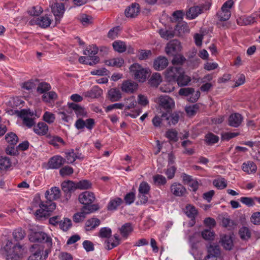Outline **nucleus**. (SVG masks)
<instances>
[{
    "label": "nucleus",
    "mask_w": 260,
    "mask_h": 260,
    "mask_svg": "<svg viewBox=\"0 0 260 260\" xmlns=\"http://www.w3.org/2000/svg\"><path fill=\"white\" fill-rule=\"evenodd\" d=\"M32 206L33 207L38 206L40 207V209H38L35 213L36 218L39 220H43L50 216L56 207L55 203L48 204V201H46L44 203L41 201L39 194L35 196L32 202Z\"/></svg>",
    "instance_id": "nucleus-1"
},
{
    "label": "nucleus",
    "mask_w": 260,
    "mask_h": 260,
    "mask_svg": "<svg viewBox=\"0 0 260 260\" xmlns=\"http://www.w3.org/2000/svg\"><path fill=\"white\" fill-rule=\"evenodd\" d=\"M24 245H5L0 248V254L6 260H21L27 253Z\"/></svg>",
    "instance_id": "nucleus-2"
},
{
    "label": "nucleus",
    "mask_w": 260,
    "mask_h": 260,
    "mask_svg": "<svg viewBox=\"0 0 260 260\" xmlns=\"http://www.w3.org/2000/svg\"><path fill=\"white\" fill-rule=\"evenodd\" d=\"M29 250L31 254L27 260H45L48 257L47 250L44 251V247L41 245H31Z\"/></svg>",
    "instance_id": "nucleus-3"
},
{
    "label": "nucleus",
    "mask_w": 260,
    "mask_h": 260,
    "mask_svg": "<svg viewBox=\"0 0 260 260\" xmlns=\"http://www.w3.org/2000/svg\"><path fill=\"white\" fill-rule=\"evenodd\" d=\"M133 230L134 228L131 223L127 222L124 223L120 228L118 229V231L121 236L117 234H115L114 235V242L117 243L118 244L123 242V240H125L127 238L128 236L133 231Z\"/></svg>",
    "instance_id": "nucleus-4"
},
{
    "label": "nucleus",
    "mask_w": 260,
    "mask_h": 260,
    "mask_svg": "<svg viewBox=\"0 0 260 260\" xmlns=\"http://www.w3.org/2000/svg\"><path fill=\"white\" fill-rule=\"evenodd\" d=\"M129 71L136 80L142 82L145 81L148 73L146 69L136 63L131 66Z\"/></svg>",
    "instance_id": "nucleus-5"
},
{
    "label": "nucleus",
    "mask_w": 260,
    "mask_h": 260,
    "mask_svg": "<svg viewBox=\"0 0 260 260\" xmlns=\"http://www.w3.org/2000/svg\"><path fill=\"white\" fill-rule=\"evenodd\" d=\"M155 102L158 104V108L160 110H164L165 113H169L175 106L173 100L168 95L159 96Z\"/></svg>",
    "instance_id": "nucleus-6"
},
{
    "label": "nucleus",
    "mask_w": 260,
    "mask_h": 260,
    "mask_svg": "<svg viewBox=\"0 0 260 260\" xmlns=\"http://www.w3.org/2000/svg\"><path fill=\"white\" fill-rule=\"evenodd\" d=\"M15 113L23 120V124L28 128L31 127L35 124L34 119L32 118L34 113L29 109H23L20 111L16 110Z\"/></svg>",
    "instance_id": "nucleus-7"
},
{
    "label": "nucleus",
    "mask_w": 260,
    "mask_h": 260,
    "mask_svg": "<svg viewBox=\"0 0 260 260\" xmlns=\"http://www.w3.org/2000/svg\"><path fill=\"white\" fill-rule=\"evenodd\" d=\"M99 209L98 204H93L89 207H83L80 212L75 213L73 217V221L76 223L82 222L86 218L87 214L94 212Z\"/></svg>",
    "instance_id": "nucleus-8"
},
{
    "label": "nucleus",
    "mask_w": 260,
    "mask_h": 260,
    "mask_svg": "<svg viewBox=\"0 0 260 260\" xmlns=\"http://www.w3.org/2000/svg\"><path fill=\"white\" fill-rule=\"evenodd\" d=\"M29 240L32 243L51 244L52 239L44 232H35L29 235Z\"/></svg>",
    "instance_id": "nucleus-9"
},
{
    "label": "nucleus",
    "mask_w": 260,
    "mask_h": 260,
    "mask_svg": "<svg viewBox=\"0 0 260 260\" xmlns=\"http://www.w3.org/2000/svg\"><path fill=\"white\" fill-rule=\"evenodd\" d=\"M61 188L64 193V197L68 201L71 197L72 193L76 190V183L73 181H64L61 183Z\"/></svg>",
    "instance_id": "nucleus-10"
},
{
    "label": "nucleus",
    "mask_w": 260,
    "mask_h": 260,
    "mask_svg": "<svg viewBox=\"0 0 260 260\" xmlns=\"http://www.w3.org/2000/svg\"><path fill=\"white\" fill-rule=\"evenodd\" d=\"M208 254L205 260H222L220 257L219 245H209L207 247Z\"/></svg>",
    "instance_id": "nucleus-11"
},
{
    "label": "nucleus",
    "mask_w": 260,
    "mask_h": 260,
    "mask_svg": "<svg viewBox=\"0 0 260 260\" xmlns=\"http://www.w3.org/2000/svg\"><path fill=\"white\" fill-rule=\"evenodd\" d=\"M78 199L80 203L84 205L83 207H89L93 205L95 197L93 192L85 191L79 194Z\"/></svg>",
    "instance_id": "nucleus-12"
},
{
    "label": "nucleus",
    "mask_w": 260,
    "mask_h": 260,
    "mask_svg": "<svg viewBox=\"0 0 260 260\" xmlns=\"http://www.w3.org/2000/svg\"><path fill=\"white\" fill-rule=\"evenodd\" d=\"M65 11L64 6L62 3H56L51 6V12L55 17V24H59Z\"/></svg>",
    "instance_id": "nucleus-13"
},
{
    "label": "nucleus",
    "mask_w": 260,
    "mask_h": 260,
    "mask_svg": "<svg viewBox=\"0 0 260 260\" xmlns=\"http://www.w3.org/2000/svg\"><path fill=\"white\" fill-rule=\"evenodd\" d=\"M183 69L180 67H171L165 72V77L170 82H174L178 78Z\"/></svg>",
    "instance_id": "nucleus-14"
},
{
    "label": "nucleus",
    "mask_w": 260,
    "mask_h": 260,
    "mask_svg": "<svg viewBox=\"0 0 260 260\" xmlns=\"http://www.w3.org/2000/svg\"><path fill=\"white\" fill-rule=\"evenodd\" d=\"M205 5L200 6H194L190 7L186 12V17L190 20L195 19L200 14L203 12L204 10H208Z\"/></svg>",
    "instance_id": "nucleus-15"
},
{
    "label": "nucleus",
    "mask_w": 260,
    "mask_h": 260,
    "mask_svg": "<svg viewBox=\"0 0 260 260\" xmlns=\"http://www.w3.org/2000/svg\"><path fill=\"white\" fill-rule=\"evenodd\" d=\"M181 45L177 40H173L169 42L166 47V52L167 54L175 55L181 51Z\"/></svg>",
    "instance_id": "nucleus-16"
},
{
    "label": "nucleus",
    "mask_w": 260,
    "mask_h": 260,
    "mask_svg": "<svg viewBox=\"0 0 260 260\" xmlns=\"http://www.w3.org/2000/svg\"><path fill=\"white\" fill-rule=\"evenodd\" d=\"M194 90L191 87L181 88L179 91V94L181 95L190 96L189 101L192 103L196 102L200 96V92L197 91L195 93Z\"/></svg>",
    "instance_id": "nucleus-17"
},
{
    "label": "nucleus",
    "mask_w": 260,
    "mask_h": 260,
    "mask_svg": "<svg viewBox=\"0 0 260 260\" xmlns=\"http://www.w3.org/2000/svg\"><path fill=\"white\" fill-rule=\"evenodd\" d=\"M60 196V190L57 187H53L50 190L46 191L45 197L48 201V203H52L53 200H57Z\"/></svg>",
    "instance_id": "nucleus-18"
},
{
    "label": "nucleus",
    "mask_w": 260,
    "mask_h": 260,
    "mask_svg": "<svg viewBox=\"0 0 260 260\" xmlns=\"http://www.w3.org/2000/svg\"><path fill=\"white\" fill-rule=\"evenodd\" d=\"M51 22V19L49 16L46 15L43 16H41L35 19L31 20L30 23L31 24L35 23L42 28H47L50 25Z\"/></svg>",
    "instance_id": "nucleus-19"
},
{
    "label": "nucleus",
    "mask_w": 260,
    "mask_h": 260,
    "mask_svg": "<svg viewBox=\"0 0 260 260\" xmlns=\"http://www.w3.org/2000/svg\"><path fill=\"white\" fill-rule=\"evenodd\" d=\"M121 88L123 92L132 93L138 89V85L133 81L126 80L123 82Z\"/></svg>",
    "instance_id": "nucleus-20"
},
{
    "label": "nucleus",
    "mask_w": 260,
    "mask_h": 260,
    "mask_svg": "<svg viewBox=\"0 0 260 260\" xmlns=\"http://www.w3.org/2000/svg\"><path fill=\"white\" fill-rule=\"evenodd\" d=\"M171 192L175 196L182 197L186 193L185 187L180 183L174 182L170 186Z\"/></svg>",
    "instance_id": "nucleus-21"
},
{
    "label": "nucleus",
    "mask_w": 260,
    "mask_h": 260,
    "mask_svg": "<svg viewBox=\"0 0 260 260\" xmlns=\"http://www.w3.org/2000/svg\"><path fill=\"white\" fill-rule=\"evenodd\" d=\"M65 162V159L59 155H56L51 157L48 163L49 168L56 169L60 168Z\"/></svg>",
    "instance_id": "nucleus-22"
},
{
    "label": "nucleus",
    "mask_w": 260,
    "mask_h": 260,
    "mask_svg": "<svg viewBox=\"0 0 260 260\" xmlns=\"http://www.w3.org/2000/svg\"><path fill=\"white\" fill-rule=\"evenodd\" d=\"M140 6L137 3H133L125 10V15L128 18H134L140 13Z\"/></svg>",
    "instance_id": "nucleus-23"
},
{
    "label": "nucleus",
    "mask_w": 260,
    "mask_h": 260,
    "mask_svg": "<svg viewBox=\"0 0 260 260\" xmlns=\"http://www.w3.org/2000/svg\"><path fill=\"white\" fill-rule=\"evenodd\" d=\"M175 35L178 36H183L185 34L189 32L188 24L185 21L179 22L176 25L174 30Z\"/></svg>",
    "instance_id": "nucleus-24"
},
{
    "label": "nucleus",
    "mask_w": 260,
    "mask_h": 260,
    "mask_svg": "<svg viewBox=\"0 0 260 260\" xmlns=\"http://www.w3.org/2000/svg\"><path fill=\"white\" fill-rule=\"evenodd\" d=\"M168 65V60L165 57L159 56L154 61L153 67L156 71L164 70Z\"/></svg>",
    "instance_id": "nucleus-25"
},
{
    "label": "nucleus",
    "mask_w": 260,
    "mask_h": 260,
    "mask_svg": "<svg viewBox=\"0 0 260 260\" xmlns=\"http://www.w3.org/2000/svg\"><path fill=\"white\" fill-rule=\"evenodd\" d=\"M242 120L243 117L241 114H232L229 118V124L232 127H237L241 124Z\"/></svg>",
    "instance_id": "nucleus-26"
},
{
    "label": "nucleus",
    "mask_w": 260,
    "mask_h": 260,
    "mask_svg": "<svg viewBox=\"0 0 260 260\" xmlns=\"http://www.w3.org/2000/svg\"><path fill=\"white\" fill-rule=\"evenodd\" d=\"M121 93L117 88H112L108 92V99L112 102H117L121 98Z\"/></svg>",
    "instance_id": "nucleus-27"
},
{
    "label": "nucleus",
    "mask_w": 260,
    "mask_h": 260,
    "mask_svg": "<svg viewBox=\"0 0 260 260\" xmlns=\"http://www.w3.org/2000/svg\"><path fill=\"white\" fill-rule=\"evenodd\" d=\"M69 108L74 110L77 117L86 116L87 112L84 108L77 104L72 103H68Z\"/></svg>",
    "instance_id": "nucleus-28"
},
{
    "label": "nucleus",
    "mask_w": 260,
    "mask_h": 260,
    "mask_svg": "<svg viewBox=\"0 0 260 260\" xmlns=\"http://www.w3.org/2000/svg\"><path fill=\"white\" fill-rule=\"evenodd\" d=\"M101 223L100 220L97 218H91L88 219L85 223V228L86 231H89L94 230Z\"/></svg>",
    "instance_id": "nucleus-29"
},
{
    "label": "nucleus",
    "mask_w": 260,
    "mask_h": 260,
    "mask_svg": "<svg viewBox=\"0 0 260 260\" xmlns=\"http://www.w3.org/2000/svg\"><path fill=\"white\" fill-rule=\"evenodd\" d=\"M48 131L47 125L44 122H39L37 125L34 127V132L40 136L45 135Z\"/></svg>",
    "instance_id": "nucleus-30"
},
{
    "label": "nucleus",
    "mask_w": 260,
    "mask_h": 260,
    "mask_svg": "<svg viewBox=\"0 0 260 260\" xmlns=\"http://www.w3.org/2000/svg\"><path fill=\"white\" fill-rule=\"evenodd\" d=\"M190 81V78L184 75L183 70H182L179 76L175 81V83L177 82L179 86H183L187 85V84Z\"/></svg>",
    "instance_id": "nucleus-31"
},
{
    "label": "nucleus",
    "mask_w": 260,
    "mask_h": 260,
    "mask_svg": "<svg viewBox=\"0 0 260 260\" xmlns=\"http://www.w3.org/2000/svg\"><path fill=\"white\" fill-rule=\"evenodd\" d=\"M123 202L122 200L118 197L113 199L110 201L107 206V209L109 211H114L117 209Z\"/></svg>",
    "instance_id": "nucleus-32"
},
{
    "label": "nucleus",
    "mask_w": 260,
    "mask_h": 260,
    "mask_svg": "<svg viewBox=\"0 0 260 260\" xmlns=\"http://www.w3.org/2000/svg\"><path fill=\"white\" fill-rule=\"evenodd\" d=\"M124 61L122 58H113L105 61L106 65L111 67L120 68L124 64Z\"/></svg>",
    "instance_id": "nucleus-33"
},
{
    "label": "nucleus",
    "mask_w": 260,
    "mask_h": 260,
    "mask_svg": "<svg viewBox=\"0 0 260 260\" xmlns=\"http://www.w3.org/2000/svg\"><path fill=\"white\" fill-rule=\"evenodd\" d=\"M184 212L189 218H196L198 214V211L196 208L190 204H188L186 206Z\"/></svg>",
    "instance_id": "nucleus-34"
},
{
    "label": "nucleus",
    "mask_w": 260,
    "mask_h": 260,
    "mask_svg": "<svg viewBox=\"0 0 260 260\" xmlns=\"http://www.w3.org/2000/svg\"><path fill=\"white\" fill-rule=\"evenodd\" d=\"M256 169V166L252 161H248L243 164L242 170L248 174L255 172Z\"/></svg>",
    "instance_id": "nucleus-35"
},
{
    "label": "nucleus",
    "mask_w": 260,
    "mask_h": 260,
    "mask_svg": "<svg viewBox=\"0 0 260 260\" xmlns=\"http://www.w3.org/2000/svg\"><path fill=\"white\" fill-rule=\"evenodd\" d=\"M217 16L220 21H225L229 19L231 16V12L230 10L221 8V10L217 12Z\"/></svg>",
    "instance_id": "nucleus-36"
},
{
    "label": "nucleus",
    "mask_w": 260,
    "mask_h": 260,
    "mask_svg": "<svg viewBox=\"0 0 260 260\" xmlns=\"http://www.w3.org/2000/svg\"><path fill=\"white\" fill-rule=\"evenodd\" d=\"M100 60L99 57H95L94 58H90L89 57L81 56L79 59V61L81 63L93 66L99 62Z\"/></svg>",
    "instance_id": "nucleus-37"
},
{
    "label": "nucleus",
    "mask_w": 260,
    "mask_h": 260,
    "mask_svg": "<svg viewBox=\"0 0 260 260\" xmlns=\"http://www.w3.org/2000/svg\"><path fill=\"white\" fill-rule=\"evenodd\" d=\"M114 50L119 53H123L126 51V46L124 42L121 41H114L112 44Z\"/></svg>",
    "instance_id": "nucleus-38"
},
{
    "label": "nucleus",
    "mask_w": 260,
    "mask_h": 260,
    "mask_svg": "<svg viewBox=\"0 0 260 260\" xmlns=\"http://www.w3.org/2000/svg\"><path fill=\"white\" fill-rule=\"evenodd\" d=\"M98 48L96 46H89V47L84 51V54L89 57V58H94L95 57H98L95 55L98 53Z\"/></svg>",
    "instance_id": "nucleus-39"
},
{
    "label": "nucleus",
    "mask_w": 260,
    "mask_h": 260,
    "mask_svg": "<svg viewBox=\"0 0 260 260\" xmlns=\"http://www.w3.org/2000/svg\"><path fill=\"white\" fill-rule=\"evenodd\" d=\"M169 120L168 114L167 113H162L160 116L156 115L152 120L154 126L157 127L160 126L163 120Z\"/></svg>",
    "instance_id": "nucleus-40"
},
{
    "label": "nucleus",
    "mask_w": 260,
    "mask_h": 260,
    "mask_svg": "<svg viewBox=\"0 0 260 260\" xmlns=\"http://www.w3.org/2000/svg\"><path fill=\"white\" fill-rule=\"evenodd\" d=\"M161 82V77L159 73L153 74L149 80V84L151 86L157 87Z\"/></svg>",
    "instance_id": "nucleus-41"
},
{
    "label": "nucleus",
    "mask_w": 260,
    "mask_h": 260,
    "mask_svg": "<svg viewBox=\"0 0 260 260\" xmlns=\"http://www.w3.org/2000/svg\"><path fill=\"white\" fill-rule=\"evenodd\" d=\"M26 233L22 228H18L13 232V237L16 242H19L25 237Z\"/></svg>",
    "instance_id": "nucleus-42"
},
{
    "label": "nucleus",
    "mask_w": 260,
    "mask_h": 260,
    "mask_svg": "<svg viewBox=\"0 0 260 260\" xmlns=\"http://www.w3.org/2000/svg\"><path fill=\"white\" fill-rule=\"evenodd\" d=\"M219 243L220 244H233L234 235L230 233L228 234L220 235Z\"/></svg>",
    "instance_id": "nucleus-43"
},
{
    "label": "nucleus",
    "mask_w": 260,
    "mask_h": 260,
    "mask_svg": "<svg viewBox=\"0 0 260 260\" xmlns=\"http://www.w3.org/2000/svg\"><path fill=\"white\" fill-rule=\"evenodd\" d=\"M205 140L208 145H211L218 142L219 137L212 133H209L206 135Z\"/></svg>",
    "instance_id": "nucleus-44"
},
{
    "label": "nucleus",
    "mask_w": 260,
    "mask_h": 260,
    "mask_svg": "<svg viewBox=\"0 0 260 260\" xmlns=\"http://www.w3.org/2000/svg\"><path fill=\"white\" fill-rule=\"evenodd\" d=\"M5 139L9 144L13 146L16 145L18 141V137L13 132L7 134L5 136Z\"/></svg>",
    "instance_id": "nucleus-45"
},
{
    "label": "nucleus",
    "mask_w": 260,
    "mask_h": 260,
    "mask_svg": "<svg viewBox=\"0 0 260 260\" xmlns=\"http://www.w3.org/2000/svg\"><path fill=\"white\" fill-rule=\"evenodd\" d=\"M125 110L134 108L137 105V101L134 96H131L124 100Z\"/></svg>",
    "instance_id": "nucleus-46"
},
{
    "label": "nucleus",
    "mask_w": 260,
    "mask_h": 260,
    "mask_svg": "<svg viewBox=\"0 0 260 260\" xmlns=\"http://www.w3.org/2000/svg\"><path fill=\"white\" fill-rule=\"evenodd\" d=\"M112 234V230L110 228L104 227L101 228L98 233V236L101 238L109 239Z\"/></svg>",
    "instance_id": "nucleus-47"
},
{
    "label": "nucleus",
    "mask_w": 260,
    "mask_h": 260,
    "mask_svg": "<svg viewBox=\"0 0 260 260\" xmlns=\"http://www.w3.org/2000/svg\"><path fill=\"white\" fill-rule=\"evenodd\" d=\"M76 189H87L91 187V183L87 180H82L76 183Z\"/></svg>",
    "instance_id": "nucleus-48"
},
{
    "label": "nucleus",
    "mask_w": 260,
    "mask_h": 260,
    "mask_svg": "<svg viewBox=\"0 0 260 260\" xmlns=\"http://www.w3.org/2000/svg\"><path fill=\"white\" fill-rule=\"evenodd\" d=\"M159 34L161 38L169 40L173 38L175 35V31L171 30L161 29L159 30Z\"/></svg>",
    "instance_id": "nucleus-49"
},
{
    "label": "nucleus",
    "mask_w": 260,
    "mask_h": 260,
    "mask_svg": "<svg viewBox=\"0 0 260 260\" xmlns=\"http://www.w3.org/2000/svg\"><path fill=\"white\" fill-rule=\"evenodd\" d=\"M222 225L229 230L234 229L236 226V223L229 218L224 217L222 219Z\"/></svg>",
    "instance_id": "nucleus-50"
},
{
    "label": "nucleus",
    "mask_w": 260,
    "mask_h": 260,
    "mask_svg": "<svg viewBox=\"0 0 260 260\" xmlns=\"http://www.w3.org/2000/svg\"><path fill=\"white\" fill-rule=\"evenodd\" d=\"M58 225L61 230L64 231H66L71 227L72 221L70 219L65 218H64L63 220H60Z\"/></svg>",
    "instance_id": "nucleus-51"
},
{
    "label": "nucleus",
    "mask_w": 260,
    "mask_h": 260,
    "mask_svg": "<svg viewBox=\"0 0 260 260\" xmlns=\"http://www.w3.org/2000/svg\"><path fill=\"white\" fill-rule=\"evenodd\" d=\"M202 237L206 240H213L215 237V233L210 230H205L201 233Z\"/></svg>",
    "instance_id": "nucleus-52"
},
{
    "label": "nucleus",
    "mask_w": 260,
    "mask_h": 260,
    "mask_svg": "<svg viewBox=\"0 0 260 260\" xmlns=\"http://www.w3.org/2000/svg\"><path fill=\"white\" fill-rule=\"evenodd\" d=\"M201 238H202L201 234L197 231H193L190 235L188 236L189 241L191 243L198 242Z\"/></svg>",
    "instance_id": "nucleus-53"
},
{
    "label": "nucleus",
    "mask_w": 260,
    "mask_h": 260,
    "mask_svg": "<svg viewBox=\"0 0 260 260\" xmlns=\"http://www.w3.org/2000/svg\"><path fill=\"white\" fill-rule=\"evenodd\" d=\"M240 238L243 240H246L250 237L251 233L248 228L243 226L239 231Z\"/></svg>",
    "instance_id": "nucleus-54"
},
{
    "label": "nucleus",
    "mask_w": 260,
    "mask_h": 260,
    "mask_svg": "<svg viewBox=\"0 0 260 260\" xmlns=\"http://www.w3.org/2000/svg\"><path fill=\"white\" fill-rule=\"evenodd\" d=\"M11 165V161L8 157H2L0 158V169L6 170Z\"/></svg>",
    "instance_id": "nucleus-55"
},
{
    "label": "nucleus",
    "mask_w": 260,
    "mask_h": 260,
    "mask_svg": "<svg viewBox=\"0 0 260 260\" xmlns=\"http://www.w3.org/2000/svg\"><path fill=\"white\" fill-rule=\"evenodd\" d=\"M103 93L102 90L98 86H94L89 92V96L92 98H98Z\"/></svg>",
    "instance_id": "nucleus-56"
},
{
    "label": "nucleus",
    "mask_w": 260,
    "mask_h": 260,
    "mask_svg": "<svg viewBox=\"0 0 260 260\" xmlns=\"http://www.w3.org/2000/svg\"><path fill=\"white\" fill-rule=\"evenodd\" d=\"M213 184L218 189H222L227 186V182L224 178H221L213 181Z\"/></svg>",
    "instance_id": "nucleus-57"
},
{
    "label": "nucleus",
    "mask_w": 260,
    "mask_h": 260,
    "mask_svg": "<svg viewBox=\"0 0 260 260\" xmlns=\"http://www.w3.org/2000/svg\"><path fill=\"white\" fill-rule=\"evenodd\" d=\"M150 190V186L149 184L145 181L141 182L140 184L138 191L139 193L148 194Z\"/></svg>",
    "instance_id": "nucleus-58"
},
{
    "label": "nucleus",
    "mask_w": 260,
    "mask_h": 260,
    "mask_svg": "<svg viewBox=\"0 0 260 260\" xmlns=\"http://www.w3.org/2000/svg\"><path fill=\"white\" fill-rule=\"evenodd\" d=\"M177 132L173 129H169L166 133V137L168 138L170 141L176 142L177 139Z\"/></svg>",
    "instance_id": "nucleus-59"
},
{
    "label": "nucleus",
    "mask_w": 260,
    "mask_h": 260,
    "mask_svg": "<svg viewBox=\"0 0 260 260\" xmlns=\"http://www.w3.org/2000/svg\"><path fill=\"white\" fill-rule=\"evenodd\" d=\"M73 173H74L73 169L72 167H69L68 166H66L62 167L59 170V174L62 177L71 175Z\"/></svg>",
    "instance_id": "nucleus-60"
},
{
    "label": "nucleus",
    "mask_w": 260,
    "mask_h": 260,
    "mask_svg": "<svg viewBox=\"0 0 260 260\" xmlns=\"http://www.w3.org/2000/svg\"><path fill=\"white\" fill-rule=\"evenodd\" d=\"M169 120H167L168 121V123L171 125H175L179 121L180 115L179 113L177 112H174L172 113L170 116H168Z\"/></svg>",
    "instance_id": "nucleus-61"
},
{
    "label": "nucleus",
    "mask_w": 260,
    "mask_h": 260,
    "mask_svg": "<svg viewBox=\"0 0 260 260\" xmlns=\"http://www.w3.org/2000/svg\"><path fill=\"white\" fill-rule=\"evenodd\" d=\"M43 118V120L49 124L52 123L55 119L54 114L48 111L44 113Z\"/></svg>",
    "instance_id": "nucleus-62"
},
{
    "label": "nucleus",
    "mask_w": 260,
    "mask_h": 260,
    "mask_svg": "<svg viewBox=\"0 0 260 260\" xmlns=\"http://www.w3.org/2000/svg\"><path fill=\"white\" fill-rule=\"evenodd\" d=\"M176 171V168L175 166H168L167 169L165 170V173L167 175L168 179H172L174 178Z\"/></svg>",
    "instance_id": "nucleus-63"
},
{
    "label": "nucleus",
    "mask_w": 260,
    "mask_h": 260,
    "mask_svg": "<svg viewBox=\"0 0 260 260\" xmlns=\"http://www.w3.org/2000/svg\"><path fill=\"white\" fill-rule=\"evenodd\" d=\"M50 85L47 83H41L37 87V90L40 93H43L50 90Z\"/></svg>",
    "instance_id": "nucleus-64"
}]
</instances>
